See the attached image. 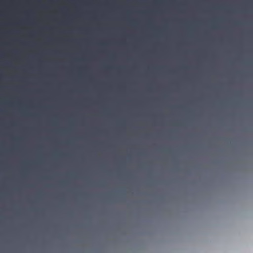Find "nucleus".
<instances>
[{
	"label": "nucleus",
	"mask_w": 253,
	"mask_h": 253,
	"mask_svg": "<svg viewBox=\"0 0 253 253\" xmlns=\"http://www.w3.org/2000/svg\"><path fill=\"white\" fill-rule=\"evenodd\" d=\"M0 156H2V152H0Z\"/></svg>",
	"instance_id": "obj_2"
},
{
	"label": "nucleus",
	"mask_w": 253,
	"mask_h": 253,
	"mask_svg": "<svg viewBox=\"0 0 253 253\" xmlns=\"http://www.w3.org/2000/svg\"><path fill=\"white\" fill-rule=\"evenodd\" d=\"M0 121H1V122L2 121V120H1V119L0 120Z\"/></svg>",
	"instance_id": "obj_5"
},
{
	"label": "nucleus",
	"mask_w": 253,
	"mask_h": 253,
	"mask_svg": "<svg viewBox=\"0 0 253 253\" xmlns=\"http://www.w3.org/2000/svg\"><path fill=\"white\" fill-rule=\"evenodd\" d=\"M0 156H2V152H0Z\"/></svg>",
	"instance_id": "obj_3"
},
{
	"label": "nucleus",
	"mask_w": 253,
	"mask_h": 253,
	"mask_svg": "<svg viewBox=\"0 0 253 253\" xmlns=\"http://www.w3.org/2000/svg\"><path fill=\"white\" fill-rule=\"evenodd\" d=\"M0 156H2V152H0Z\"/></svg>",
	"instance_id": "obj_1"
},
{
	"label": "nucleus",
	"mask_w": 253,
	"mask_h": 253,
	"mask_svg": "<svg viewBox=\"0 0 253 253\" xmlns=\"http://www.w3.org/2000/svg\"><path fill=\"white\" fill-rule=\"evenodd\" d=\"M0 53H2V51H0Z\"/></svg>",
	"instance_id": "obj_4"
}]
</instances>
